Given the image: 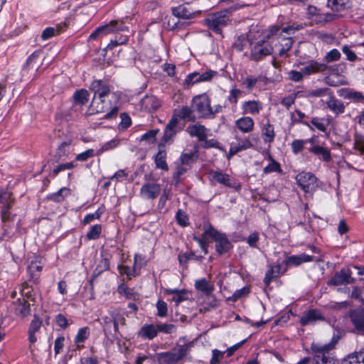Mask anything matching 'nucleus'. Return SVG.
<instances>
[{
  "label": "nucleus",
  "instance_id": "obj_1",
  "mask_svg": "<svg viewBox=\"0 0 364 364\" xmlns=\"http://www.w3.org/2000/svg\"><path fill=\"white\" fill-rule=\"evenodd\" d=\"M242 6L237 4L228 9L208 15L206 18L208 28L216 33L221 34L222 28L227 25L232 14Z\"/></svg>",
  "mask_w": 364,
  "mask_h": 364
},
{
  "label": "nucleus",
  "instance_id": "obj_2",
  "mask_svg": "<svg viewBox=\"0 0 364 364\" xmlns=\"http://www.w3.org/2000/svg\"><path fill=\"white\" fill-rule=\"evenodd\" d=\"M335 346V343H313L311 350L314 353V364H338L336 359L329 353Z\"/></svg>",
  "mask_w": 364,
  "mask_h": 364
},
{
  "label": "nucleus",
  "instance_id": "obj_3",
  "mask_svg": "<svg viewBox=\"0 0 364 364\" xmlns=\"http://www.w3.org/2000/svg\"><path fill=\"white\" fill-rule=\"evenodd\" d=\"M204 235L215 240L216 251L218 254H224L232 248L231 242L225 234L219 232L211 225L204 226Z\"/></svg>",
  "mask_w": 364,
  "mask_h": 364
},
{
  "label": "nucleus",
  "instance_id": "obj_4",
  "mask_svg": "<svg viewBox=\"0 0 364 364\" xmlns=\"http://www.w3.org/2000/svg\"><path fill=\"white\" fill-rule=\"evenodd\" d=\"M192 105L198 113L199 117L209 118L213 117L210 100L206 94L195 96L192 100Z\"/></svg>",
  "mask_w": 364,
  "mask_h": 364
},
{
  "label": "nucleus",
  "instance_id": "obj_5",
  "mask_svg": "<svg viewBox=\"0 0 364 364\" xmlns=\"http://www.w3.org/2000/svg\"><path fill=\"white\" fill-rule=\"evenodd\" d=\"M298 185L305 193H313L317 187V178L310 172H301L296 177Z\"/></svg>",
  "mask_w": 364,
  "mask_h": 364
},
{
  "label": "nucleus",
  "instance_id": "obj_6",
  "mask_svg": "<svg viewBox=\"0 0 364 364\" xmlns=\"http://www.w3.org/2000/svg\"><path fill=\"white\" fill-rule=\"evenodd\" d=\"M273 51L272 46L267 41L257 42L251 50V59L255 61L260 60L264 56L270 55Z\"/></svg>",
  "mask_w": 364,
  "mask_h": 364
},
{
  "label": "nucleus",
  "instance_id": "obj_7",
  "mask_svg": "<svg viewBox=\"0 0 364 364\" xmlns=\"http://www.w3.org/2000/svg\"><path fill=\"white\" fill-rule=\"evenodd\" d=\"M118 21H112L109 24H106L105 26H100L97 28L90 36V38H96L100 34H107L114 31H127L128 27L126 26L123 23H121L119 25Z\"/></svg>",
  "mask_w": 364,
  "mask_h": 364
},
{
  "label": "nucleus",
  "instance_id": "obj_8",
  "mask_svg": "<svg viewBox=\"0 0 364 364\" xmlns=\"http://www.w3.org/2000/svg\"><path fill=\"white\" fill-rule=\"evenodd\" d=\"M352 271L349 268H343L336 272L329 280V284L333 285H342L353 283L355 279L351 277Z\"/></svg>",
  "mask_w": 364,
  "mask_h": 364
},
{
  "label": "nucleus",
  "instance_id": "obj_9",
  "mask_svg": "<svg viewBox=\"0 0 364 364\" xmlns=\"http://www.w3.org/2000/svg\"><path fill=\"white\" fill-rule=\"evenodd\" d=\"M172 14L174 16L183 19H191L200 14L199 11H194L188 4H181L178 6L173 7L171 9Z\"/></svg>",
  "mask_w": 364,
  "mask_h": 364
},
{
  "label": "nucleus",
  "instance_id": "obj_10",
  "mask_svg": "<svg viewBox=\"0 0 364 364\" xmlns=\"http://www.w3.org/2000/svg\"><path fill=\"white\" fill-rule=\"evenodd\" d=\"M15 202L12 192L8 190L0 191V214L4 215L6 210L12 209Z\"/></svg>",
  "mask_w": 364,
  "mask_h": 364
},
{
  "label": "nucleus",
  "instance_id": "obj_11",
  "mask_svg": "<svg viewBox=\"0 0 364 364\" xmlns=\"http://www.w3.org/2000/svg\"><path fill=\"white\" fill-rule=\"evenodd\" d=\"M208 174L213 182H217L229 188H237L235 183L233 182V180L230 175L214 170L210 171Z\"/></svg>",
  "mask_w": 364,
  "mask_h": 364
},
{
  "label": "nucleus",
  "instance_id": "obj_12",
  "mask_svg": "<svg viewBox=\"0 0 364 364\" xmlns=\"http://www.w3.org/2000/svg\"><path fill=\"white\" fill-rule=\"evenodd\" d=\"M301 68L304 75L308 76L315 73H323L328 68V66L323 63H318L316 60H311L303 64Z\"/></svg>",
  "mask_w": 364,
  "mask_h": 364
},
{
  "label": "nucleus",
  "instance_id": "obj_13",
  "mask_svg": "<svg viewBox=\"0 0 364 364\" xmlns=\"http://www.w3.org/2000/svg\"><path fill=\"white\" fill-rule=\"evenodd\" d=\"M349 317L356 331L364 333V309H356L349 313Z\"/></svg>",
  "mask_w": 364,
  "mask_h": 364
},
{
  "label": "nucleus",
  "instance_id": "obj_14",
  "mask_svg": "<svg viewBox=\"0 0 364 364\" xmlns=\"http://www.w3.org/2000/svg\"><path fill=\"white\" fill-rule=\"evenodd\" d=\"M110 314L112 316L114 336L119 334V326L126 325V318L124 311L120 309L111 308Z\"/></svg>",
  "mask_w": 364,
  "mask_h": 364
},
{
  "label": "nucleus",
  "instance_id": "obj_15",
  "mask_svg": "<svg viewBox=\"0 0 364 364\" xmlns=\"http://www.w3.org/2000/svg\"><path fill=\"white\" fill-rule=\"evenodd\" d=\"M90 89L94 92V97L99 98H105L110 93L109 85L100 80L93 81Z\"/></svg>",
  "mask_w": 364,
  "mask_h": 364
},
{
  "label": "nucleus",
  "instance_id": "obj_16",
  "mask_svg": "<svg viewBox=\"0 0 364 364\" xmlns=\"http://www.w3.org/2000/svg\"><path fill=\"white\" fill-rule=\"evenodd\" d=\"M323 105H326V108L329 109L335 114H341L344 112L345 106L343 103L333 95V92L329 94Z\"/></svg>",
  "mask_w": 364,
  "mask_h": 364
},
{
  "label": "nucleus",
  "instance_id": "obj_17",
  "mask_svg": "<svg viewBox=\"0 0 364 364\" xmlns=\"http://www.w3.org/2000/svg\"><path fill=\"white\" fill-rule=\"evenodd\" d=\"M241 107L245 114L257 115L262 110L263 105L258 100H248L242 102Z\"/></svg>",
  "mask_w": 364,
  "mask_h": 364
},
{
  "label": "nucleus",
  "instance_id": "obj_18",
  "mask_svg": "<svg viewBox=\"0 0 364 364\" xmlns=\"http://www.w3.org/2000/svg\"><path fill=\"white\" fill-rule=\"evenodd\" d=\"M161 191V188L156 183H145L141 188V195L146 199L154 200L157 198Z\"/></svg>",
  "mask_w": 364,
  "mask_h": 364
},
{
  "label": "nucleus",
  "instance_id": "obj_19",
  "mask_svg": "<svg viewBox=\"0 0 364 364\" xmlns=\"http://www.w3.org/2000/svg\"><path fill=\"white\" fill-rule=\"evenodd\" d=\"M43 264L41 261L36 259L31 261L27 267V272L29 277V280L33 283L39 282L41 272L43 269Z\"/></svg>",
  "mask_w": 364,
  "mask_h": 364
},
{
  "label": "nucleus",
  "instance_id": "obj_20",
  "mask_svg": "<svg viewBox=\"0 0 364 364\" xmlns=\"http://www.w3.org/2000/svg\"><path fill=\"white\" fill-rule=\"evenodd\" d=\"M208 129L203 125L196 124L189 125L186 128V132L192 137H197L199 141L205 140L207 137V132Z\"/></svg>",
  "mask_w": 364,
  "mask_h": 364
},
{
  "label": "nucleus",
  "instance_id": "obj_21",
  "mask_svg": "<svg viewBox=\"0 0 364 364\" xmlns=\"http://www.w3.org/2000/svg\"><path fill=\"white\" fill-rule=\"evenodd\" d=\"M324 317L320 313V311L312 309L308 312L304 313L300 319L301 326H306L309 323L316 322V321H323Z\"/></svg>",
  "mask_w": 364,
  "mask_h": 364
},
{
  "label": "nucleus",
  "instance_id": "obj_22",
  "mask_svg": "<svg viewBox=\"0 0 364 364\" xmlns=\"http://www.w3.org/2000/svg\"><path fill=\"white\" fill-rule=\"evenodd\" d=\"M235 127L242 133H250L254 129L255 122L250 117H242L235 121Z\"/></svg>",
  "mask_w": 364,
  "mask_h": 364
},
{
  "label": "nucleus",
  "instance_id": "obj_23",
  "mask_svg": "<svg viewBox=\"0 0 364 364\" xmlns=\"http://www.w3.org/2000/svg\"><path fill=\"white\" fill-rule=\"evenodd\" d=\"M164 292L166 295L173 294L171 301H174L176 305L188 299V293L185 289H164Z\"/></svg>",
  "mask_w": 364,
  "mask_h": 364
},
{
  "label": "nucleus",
  "instance_id": "obj_24",
  "mask_svg": "<svg viewBox=\"0 0 364 364\" xmlns=\"http://www.w3.org/2000/svg\"><path fill=\"white\" fill-rule=\"evenodd\" d=\"M109 108V102H106L105 98L93 97L90 105V114H97L106 112Z\"/></svg>",
  "mask_w": 364,
  "mask_h": 364
},
{
  "label": "nucleus",
  "instance_id": "obj_25",
  "mask_svg": "<svg viewBox=\"0 0 364 364\" xmlns=\"http://www.w3.org/2000/svg\"><path fill=\"white\" fill-rule=\"evenodd\" d=\"M331 92V90L328 87H319L308 91L305 97L308 98L319 97L321 98V103L323 104Z\"/></svg>",
  "mask_w": 364,
  "mask_h": 364
},
{
  "label": "nucleus",
  "instance_id": "obj_26",
  "mask_svg": "<svg viewBox=\"0 0 364 364\" xmlns=\"http://www.w3.org/2000/svg\"><path fill=\"white\" fill-rule=\"evenodd\" d=\"M309 151L318 156L323 161L328 162L331 160V152L326 147L320 145H313L309 149Z\"/></svg>",
  "mask_w": 364,
  "mask_h": 364
},
{
  "label": "nucleus",
  "instance_id": "obj_27",
  "mask_svg": "<svg viewBox=\"0 0 364 364\" xmlns=\"http://www.w3.org/2000/svg\"><path fill=\"white\" fill-rule=\"evenodd\" d=\"M252 144L247 138L237 139V143L231 145L229 154L230 156L235 155L239 151L252 147Z\"/></svg>",
  "mask_w": 364,
  "mask_h": 364
},
{
  "label": "nucleus",
  "instance_id": "obj_28",
  "mask_svg": "<svg viewBox=\"0 0 364 364\" xmlns=\"http://www.w3.org/2000/svg\"><path fill=\"white\" fill-rule=\"evenodd\" d=\"M179 117L176 115L173 112L171 119L167 124L164 135V139L165 141L169 140L176 134V127L178 123Z\"/></svg>",
  "mask_w": 364,
  "mask_h": 364
},
{
  "label": "nucleus",
  "instance_id": "obj_29",
  "mask_svg": "<svg viewBox=\"0 0 364 364\" xmlns=\"http://www.w3.org/2000/svg\"><path fill=\"white\" fill-rule=\"evenodd\" d=\"M141 106L144 108V109L149 112L156 110L161 106L159 100L155 96L153 95L145 96L141 100Z\"/></svg>",
  "mask_w": 364,
  "mask_h": 364
},
{
  "label": "nucleus",
  "instance_id": "obj_30",
  "mask_svg": "<svg viewBox=\"0 0 364 364\" xmlns=\"http://www.w3.org/2000/svg\"><path fill=\"white\" fill-rule=\"evenodd\" d=\"M173 111L179 119L185 121L194 122L196 119L193 114V111L188 106H183L181 108L175 109Z\"/></svg>",
  "mask_w": 364,
  "mask_h": 364
},
{
  "label": "nucleus",
  "instance_id": "obj_31",
  "mask_svg": "<svg viewBox=\"0 0 364 364\" xmlns=\"http://www.w3.org/2000/svg\"><path fill=\"white\" fill-rule=\"evenodd\" d=\"M314 260L313 256L308 255L306 254H301L299 255H293L287 259V265H295L298 266L304 262H309Z\"/></svg>",
  "mask_w": 364,
  "mask_h": 364
},
{
  "label": "nucleus",
  "instance_id": "obj_32",
  "mask_svg": "<svg viewBox=\"0 0 364 364\" xmlns=\"http://www.w3.org/2000/svg\"><path fill=\"white\" fill-rule=\"evenodd\" d=\"M107 313V315L102 316L101 324L102 326L105 336H108L109 335H110L114 336L113 321L112 316L110 314V309L108 310Z\"/></svg>",
  "mask_w": 364,
  "mask_h": 364
},
{
  "label": "nucleus",
  "instance_id": "obj_33",
  "mask_svg": "<svg viewBox=\"0 0 364 364\" xmlns=\"http://www.w3.org/2000/svg\"><path fill=\"white\" fill-rule=\"evenodd\" d=\"M193 342H189L184 345H178L171 350L178 362L187 355L191 348L193 346Z\"/></svg>",
  "mask_w": 364,
  "mask_h": 364
},
{
  "label": "nucleus",
  "instance_id": "obj_34",
  "mask_svg": "<svg viewBox=\"0 0 364 364\" xmlns=\"http://www.w3.org/2000/svg\"><path fill=\"white\" fill-rule=\"evenodd\" d=\"M195 288L205 294H210L214 291V285L206 279L202 278L195 282Z\"/></svg>",
  "mask_w": 364,
  "mask_h": 364
},
{
  "label": "nucleus",
  "instance_id": "obj_35",
  "mask_svg": "<svg viewBox=\"0 0 364 364\" xmlns=\"http://www.w3.org/2000/svg\"><path fill=\"white\" fill-rule=\"evenodd\" d=\"M42 56L40 51L32 53L27 60V67L30 70H37L41 65Z\"/></svg>",
  "mask_w": 364,
  "mask_h": 364
},
{
  "label": "nucleus",
  "instance_id": "obj_36",
  "mask_svg": "<svg viewBox=\"0 0 364 364\" xmlns=\"http://www.w3.org/2000/svg\"><path fill=\"white\" fill-rule=\"evenodd\" d=\"M14 304L15 305V311L16 314L24 317L29 314L30 304L24 299L22 300L18 299L14 303Z\"/></svg>",
  "mask_w": 364,
  "mask_h": 364
},
{
  "label": "nucleus",
  "instance_id": "obj_37",
  "mask_svg": "<svg viewBox=\"0 0 364 364\" xmlns=\"http://www.w3.org/2000/svg\"><path fill=\"white\" fill-rule=\"evenodd\" d=\"M157 326L153 324L144 325L141 327L139 335L144 338L153 339L157 336Z\"/></svg>",
  "mask_w": 364,
  "mask_h": 364
},
{
  "label": "nucleus",
  "instance_id": "obj_38",
  "mask_svg": "<svg viewBox=\"0 0 364 364\" xmlns=\"http://www.w3.org/2000/svg\"><path fill=\"white\" fill-rule=\"evenodd\" d=\"M166 153L165 150L161 149V146H159V150L155 156V164L158 168L164 171H168V166L166 164Z\"/></svg>",
  "mask_w": 364,
  "mask_h": 364
},
{
  "label": "nucleus",
  "instance_id": "obj_39",
  "mask_svg": "<svg viewBox=\"0 0 364 364\" xmlns=\"http://www.w3.org/2000/svg\"><path fill=\"white\" fill-rule=\"evenodd\" d=\"M280 269V264L270 266L264 278V282L267 286L269 284L273 279L277 278L279 276Z\"/></svg>",
  "mask_w": 364,
  "mask_h": 364
},
{
  "label": "nucleus",
  "instance_id": "obj_40",
  "mask_svg": "<svg viewBox=\"0 0 364 364\" xmlns=\"http://www.w3.org/2000/svg\"><path fill=\"white\" fill-rule=\"evenodd\" d=\"M262 136L265 142H272L275 137L273 125L269 123L264 124L262 128Z\"/></svg>",
  "mask_w": 364,
  "mask_h": 364
},
{
  "label": "nucleus",
  "instance_id": "obj_41",
  "mask_svg": "<svg viewBox=\"0 0 364 364\" xmlns=\"http://www.w3.org/2000/svg\"><path fill=\"white\" fill-rule=\"evenodd\" d=\"M157 360L159 364H173L178 362L172 350L159 353Z\"/></svg>",
  "mask_w": 364,
  "mask_h": 364
},
{
  "label": "nucleus",
  "instance_id": "obj_42",
  "mask_svg": "<svg viewBox=\"0 0 364 364\" xmlns=\"http://www.w3.org/2000/svg\"><path fill=\"white\" fill-rule=\"evenodd\" d=\"M295 29L292 26H287L282 28L279 26H274L269 30V33L267 37L270 38L271 36L281 35L282 33H286L287 34L294 33Z\"/></svg>",
  "mask_w": 364,
  "mask_h": 364
},
{
  "label": "nucleus",
  "instance_id": "obj_43",
  "mask_svg": "<svg viewBox=\"0 0 364 364\" xmlns=\"http://www.w3.org/2000/svg\"><path fill=\"white\" fill-rule=\"evenodd\" d=\"M343 364H364V352L359 351L348 355Z\"/></svg>",
  "mask_w": 364,
  "mask_h": 364
},
{
  "label": "nucleus",
  "instance_id": "obj_44",
  "mask_svg": "<svg viewBox=\"0 0 364 364\" xmlns=\"http://www.w3.org/2000/svg\"><path fill=\"white\" fill-rule=\"evenodd\" d=\"M1 215V220L4 227H11L16 220V214L13 213L12 209L6 210L4 215Z\"/></svg>",
  "mask_w": 364,
  "mask_h": 364
},
{
  "label": "nucleus",
  "instance_id": "obj_45",
  "mask_svg": "<svg viewBox=\"0 0 364 364\" xmlns=\"http://www.w3.org/2000/svg\"><path fill=\"white\" fill-rule=\"evenodd\" d=\"M117 291L121 295H124L127 299H135L136 293L133 289L129 288L126 284H122L118 287Z\"/></svg>",
  "mask_w": 364,
  "mask_h": 364
},
{
  "label": "nucleus",
  "instance_id": "obj_46",
  "mask_svg": "<svg viewBox=\"0 0 364 364\" xmlns=\"http://www.w3.org/2000/svg\"><path fill=\"white\" fill-rule=\"evenodd\" d=\"M73 97L76 103L85 105L89 100V94L87 90L82 89L75 92Z\"/></svg>",
  "mask_w": 364,
  "mask_h": 364
},
{
  "label": "nucleus",
  "instance_id": "obj_47",
  "mask_svg": "<svg viewBox=\"0 0 364 364\" xmlns=\"http://www.w3.org/2000/svg\"><path fill=\"white\" fill-rule=\"evenodd\" d=\"M70 194V190L68 188H62L57 193L52 194L49 198L55 202H61L65 197Z\"/></svg>",
  "mask_w": 364,
  "mask_h": 364
},
{
  "label": "nucleus",
  "instance_id": "obj_48",
  "mask_svg": "<svg viewBox=\"0 0 364 364\" xmlns=\"http://www.w3.org/2000/svg\"><path fill=\"white\" fill-rule=\"evenodd\" d=\"M354 148L360 152V154L364 155V136L360 134H355L354 135Z\"/></svg>",
  "mask_w": 364,
  "mask_h": 364
},
{
  "label": "nucleus",
  "instance_id": "obj_49",
  "mask_svg": "<svg viewBox=\"0 0 364 364\" xmlns=\"http://www.w3.org/2000/svg\"><path fill=\"white\" fill-rule=\"evenodd\" d=\"M269 158L272 161V162L269 165H267L266 167L264 168L263 172L264 173H269L272 172L281 173L282 169H281L279 164L278 162L275 161L274 160H273L270 155L269 156Z\"/></svg>",
  "mask_w": 364,
  "mask_h": 364
},
{
  "label": "nucleus",
  "instance_id": "obj_50",
  "mask_svg": "<svg viewBox=\"0 0 364 364\" xmlns=\"http://www.w3.org/2000/svg\"><path fill=\"white\" fill-rule=\"evenodd\" d=\"M70 152V141H63L58 146L57 150V155L59 158L64 157L68 156Z\"/></svg>",
  "mask_w": 364,
  "mask_h": 364
},
{
  "label": "nucleus",
  "instance_id": "obj_51",
  "mask_svg": "<svg viewBox=\"0 0 364 364\" xmlns=\"http://www.w3.org/2000/svg\"><path fill=\"white\" fill-rule=\"evenodd\" d=\"M118 139H112L109 141L105 143L102 147L97 151V155H100L104 151H109L116 148L119 145Z\"/></svg>",
  "mask_w": 364,
  "mask_h": 364
},
{
  "label": "nucleus",
  "instance_id": "obj_52",
  "mask_svg": "<svg viewBox=\"0 0 364 364\" xmlns=\"http://www.w3.org/2000/svg\"><path fill=\"white\" fill-rule=\"evenodd\" d=\"M258 82V78L252 75H248L242 82V85L248 90L253 89L256 83Z\"/></svg>",
  "mask_w": 364,
  "mask_h": 364
},
{
  "label": "nucleus",
  "instance_id": "obj_53",
  "mask_svg": "<svg viewBox=\"0 0 364 364\" xmlns=\"http://www.w3.org/2000/svg\"><path fill=\"white\" fill-rule=\"evenodd\" d=\"M102 227L100 225H95L91 227L90 231L87 234L89 240L97 239L101 233Z\"/></svg>",
  "mask_w": 364,
  "mask_h": 364
},
{
  "label": "nucleus",
  "instance_id": "obj_54",
  "mask_svg": "<svg viewBox=\"0 0 364 364\" xmlns=\"http://www.w3.org/2000/svg\"><path fill=\"white\" fill-rule=\"evenodd\" d=\"M90 331L89 328L87 327L82 328L79 329L76 336H75V342L82 343L84 342L89 336Z\"/></svg>",
  "mask_w": 364,
  "mask_h": 364
},
{
  "label": "nucleus",
  "instance_id": "obj_55",
  "mask_svg": "<svg viewBox=\"0 0 364 364\" xmlns=\"http://www.w3.org/2000/svg\"><path fill=\"white\" fill-rule=\"evenodd\" d=\"M341 50L346 55V59L348 60L349 61L353 62L358 59V57L355 52L352 50L348 46H343L341 48Z\"/></svg>",
  "mask_w": 364,
  "mask_h": 364
},
{
  "label": "nucleus",
  "instance_id": "obj_56",
  "mask_svg": "<svg viewBox=\"0 0 364 364\" xmlns=\"http://www.w3.org/2000/svg\"><path fill=\"white\" fill-rule=\"evenodd\" d=\"M157 316L159 317H165L167 315V304L162 300H159L156 303Z\"/></svg>",
  "mask_w": 364,
  "mask_h": 364
},
{
  "label": "nucleus",
  "instance_id": "obj_57",
  "mask_svg": "<svg viewBox=\"0 0 364 364\" xmlns=\"http://www.w3.org/2000/svg\"><path fill=\"white\" fill-rule=\"evenodd\" d=\"M341 58V53L337 49H333L328 52L325 56V60L328 63L337 61Z\"/></svg>",
  "mask_w": 364,
  "mask_h": 364
},
{
  "label": "nucleus",
  "instance_id": "obj_58",
  "mask_svg": "<svg viewBox=\"0 0 364 364\" xmlns=\"http://www.w3.org/2000/svg\"><path fill=\"white\" fill-rule=\"evenodd\" d=\"M94 156H95L94 150L92 149H87L84 152L78 154L75 157V161H86L88 159L92 158Z\"/></svg>",
  "mask_w": 364,
  "mask_h": 364
},
{
  "label": "nucleus",
  "instance_id": "obj_59",
  "mask_svg": "<svg viewBox=\"0 0 364 364\" xmlns=\"http://www.w3.org/2000/svg\"><path fill=\"white\" fill-rule=\"evenodd\" d=\"M249 292V288L243 287L240 289L237 290L230 297L228 298V300L235 301L236 300L242 297L243 296L247 295Z\"/></svg>",
  "mask_w": 364,
  "mask_h": 364
},
{
  "label": "nucleus",
  "instance_id": "obj_60",
  "mask_svg": "<svg viewBox=\"0 0 364 364\" xmlns=\"http://www.w3.org/2000/svg\"><path fill=\"white\" fill-rule=\"evenodd\" d=\"M306 141L305 140H300V139H296L294 140L291 144L292 151L294 154H296L299 152H301L304 149V146Z\"/></svg>",
  "mask_w": 364,
  "mask_h": 364
},
{
  "label": "nucleus",
  "instance_id": "obj_61",
  "mask_svg": "<svg viewBox=\"0 0 364 364\" xmlns=\"http://www.w3.org/2000/svg\"><path fill=\"white\" fill-rule=\"evenodd\" d=\"M76 166V164L74 161L68 162L65 164H62L56 166V168L53 170V173L54 176H56L60 171H65L66 169H72Z\"/></svg>",
  "mask_w": 364,
  "mask_h": 364
},
{
  "label": "nucleus",
  "instance_id": "obj_62",
  "mask_svg": "<svg viewBox=\"0 0 364 364\" xmlns=\"http://www.w3.org/2000/svg\"><path fill=\"white\" fill-rule=\"evenodd\" d=\"M299 92H297L296 93H294V94H291V95H290L289 96H287V97H284L282 100L281 103L284 107H286L287 109H289L293 104H294L296 98L297 97V95Z\"/></svg>",
  "mask_w": 364,
  "mask_h": 364
},
{
  "label": "nucleus",
  "instance_id": "obj_63",
  "mask_svg": "<svg viewBox=\"0 0 364 364\" xmlns=\"http://www.w3.org/2000/svg\"><path fill=\"white\" fill-rule=\"evenodd\" d=\"M289 79L291 81L299 82H301L304 78V73L302 70L301 71L291 70L289 72Z\"/></svg>",
  "mask_w": 364,
  "mask_h": 364
},
{
  "label": "nucleus",
  "instance_id": "obj_64",
  "mask_svg": "<svg viewBox=\"0 0 364 364\" xmlns=\"http://www.w3.org/2000/svg\"><path fill=\"white\" fill-rule=\"evenodd\" d=\"M199 78V73H193L189 74L186 80H185V85H187V87H190L195 83L200 82V80Z\"/></svg>",
  "mask_w": 364,
  "mask_h": 364
}]
</instances>
